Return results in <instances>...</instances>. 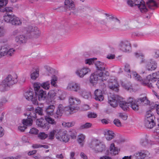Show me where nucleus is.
Listing matches in <instances>:
<instances>
[{
    "label": "nucleus",
    "mask_w": 159,
    "mask_h": 159,
    "mask_svg": "<svg viewBox=\"0 0 159 159\" xmlns=\"http://www.w3.org/2000/svg\"><path fill=\"white\" fill-rule=\"evenodd\" d=\"M157 63L154 61L151 60L146 66V69L148 70L152 71L155 70L157 67Z\"/></svg>",
    "instance_id": "c85d7f7f"
},
{
    "label": "nucleus",
    "mask_w": 159,
    "mask_h": 159,
    "mask_svg": "<svg viewBox=\"0 0 159 159\" xmlns=\"http://www.w3.org/2000/svg\"><path fill=\"white\" fill-rule=\"evenodd\" d=\"M95 65L96 68V71L99 72L105 70V65L104 63L100 61H97L95 63Z\"/></svg>",
    "instance_id": "cd10ccee"
},
{
    "label": "nucleus",
    "mask_w": 159,
    "mask_h": 159,
    "mask_svg": "<svg viewBox=\"0 0 159 159\" xmlns=\"http://www.w3.org/2000/svg\"><path fill=\"white\" fill-rule=\"evenodd\" d=\"M154 57L156 58L159 57V50H155L154 51Z\"/></svg>",
    "instance_id": "774afa93"
},
{
    "label": "nucleus",
    "mask_w": 159,
    "mask_h": 159,
    "mask_svg": "<svg viewBox=\"0 0 159 159\" xmlns=\"http://www.w3.org/2000/svg\"><path fill=\"white\" fill-rule=\"evenodd\" d=\"M45 119L47 122L49 124L52 125H56V122L54 120L50 117L45 116Z\"/></svg>",
    "instance_id": "37998d69"
},
{
    "label": "nucleus",
    "mask_w": 159,
    "mask_h": 159,
    "mask_svg": "<svg viewBox=\"0 0 159 159\" xmlns=\"http://www.w3.org/2000/svg\"><path fill=\"white\" fill-rule=\"evenodd\" d=\"M102 74V75H100L101 80L103 81L104 80H106L107 77L109 75V73L107 71H105V72H103V71H101L99 72V74Z\"/></svg>",
    "instance_id": "ea45409f"
},
{
    "label": "nucleus",
    "mask_w": 159,
    "mask_h": 159,
    "mask_svg": "<svg viewBox=\"0 0 159 159\" xmlns=\"http://www.w3.org/2000/svg\"><path fill=\"white\" fill-rule=\"evenodd\" d=\"M125 70L129 73L130 72V69L129 68V65L128 64H126L125 66Z\"/></svg>",
    "instance_id": "69168bd1"
},
{
    "label": "nucleus",
    "mask_w": 159,
    "mask_h": 159,
    "mask_svg": "<svg viewBox=\"0 0 159 159\" xmlns=\"http://www.w3.org/2000/svg\"><path fill=\"white\" fill-rule=\"evenodd\" d=\"M146 4L148 7L151 10H154L158 7V5L154 0H148Z\"/></svg>",
    "instance_id": "c756f323"
},
{
    "label": "nucleus",
    "mask_w": 159,
    "mask_h": 159,
    "mask_svg": "<svg viewBox=\"0 0 159 159\" xmlns=\"http://www.w3.org/2000/svg\"><path fill=\"white\" fill-rule=\"evenodd\" d=\"M4 20L7 23H10L15 25H19L21 24V22L20 20L13 14H7L6 13L3 16Z\"/></svg>",
    "instance_id": "0eeeda50"
},
{
    "label": "nucleus",
    "mask_w": 159,
    "mask_h": 159,
    "mask_svg": "<svg viewBox=\"0 0 159 159\" xmlns=\"http://www.w3.org/2000/svg\"><path fill=\"white\" fill-rule=\"evenodd\" d=\"M105 17L102 20H99L98 22L101 24L105 25L107 26V22H108V23H109V20H107V18H108L107 17H108L109 16H111V15L107 13H105Z\"/></svg>",
    "instance_id": "f704fd0d"
},
{
    "label": "nucleus",
    "mask_w": 159,
    "mask_h": 159,
    "mask_svg": "<svg viewBox=\"0 0 159 159\" xmlns=\"http://www.w3.org/2000/svg\"><path fill=\"white\" fill-rule=\"evenodd\" d=\"M151 111H148L146 115L144 120V125L147 128L151 129L155 125L154 120L155 117L151 113Z\"/></svg>",
    "instance_id": "1a4fd4ad"
},
{
    "label": "nucleus",
    "mask_w": 159,
    "mask_h": 159,
    "mask_svg": "<svg viewBox=\"0 0 159 159\" xmlns=\"http://www.w3.org/2000/svg\"><path fill=\"white\" fill-rule=\"evenodd\" d=\"M132 75L137 80L141 81L142 80V78L136 72H132Z\"/></svg>",
    "instance_id": "09e8293b"
},
{
    "label": "nucleus",
    "mask_w": 159,
    "mask_h": 159,
    "mask_svg": "<svg viewBox=\"0 0 159 159\" xmlns=\"http://www.w3.org/2000/svg\"><path fill=\"white\" fill-rule=\"evenodd\" d=\"M88 116L89 118H95L97 117V115L94 113L91 112L88 114Z\"/></svg>",
    "instance_id": "e2e57ef3"
},
{
    "label": "nucleus",
    "mask_w": 159,
    "mask_h": 159,
    "mask_svg": "<svg viewBox=\"0 0 159 159\" xmlns=\"http://www.w3.org/2000/svg\"><path fill=\"white\" fill-rule=\"evenodd\" d=\"M64 111L63 106L62 104H60L58 105L56 114L54 115V117L56 118H58L62 115Z\"/></svg>",
    "instance_id": "a878e982"
},
{
    "label": "nucleus",
    "mask_w": 159,
    "mask_h": 159,
    "mask_svg": "<svg viewBox=\"0 0 159 159\" xmlns=\"http://www.w3.org/2000/svg\"><path fill=\"white\" fill-rule=\"evenodd\" d=\"M48 135L42 132L40 133L38 135L39 138L42 139H44L47 137Z\"/></svg>",
    "instance_id": "13d9d810"
},
{
    "label": "nucleus",
    "mask_w": 159,
    "mask_h": 159,
    "mask_svg": "<svg viewBox=\"0 0 159 159\" xmlns=\"http://www.w3.org/2000/svg\"><path fill=\"white\" fill-rule=\"evenodd\" d=\"M148 151H143L136 152L133 156H125L122 159H150Z\"/></svg>",
    "instance_id": "423d86ee"
},
{
    "label": "nucleus",
    "mask_w": 159,
    "mask_h": 159,
    "mask_svg": "<svg viewBox=\"0 0 159 159\" xmlns=\"http://www.w3.org/2000/svg\"><path fill=\"white\" fill-rule=\"evenodd\" d=\"M62 92L60 90H58L56 92L54 90H52L50 91L48 93V95L50 96L51 98H53L54 97L57 96L60 99H61L62 97L61 94Z\"/></svg>",
    "instance_id": "393cba45"
},
{
    "label": "nucleus",
    "mask_w": 159,
    "mask_h": 159,
    "mask_svg": "<svg viewBox=\"0 0 159 159\" xmlns=\"http://www.w3.org/2000/svg\"><path fill=\"white\" fill-rule=\"evenodd\" d=\"M142 84L144 85L148 86L150 88H151L152 87L151 83L148 81H144L142 82Z\"/></svg>",
    "instance_id": "0e129e2a"
},
{
    "label": "nucleus",
    "mask_w": 159,
    "mask_h": 159,
    "mask_svg": "<svg viewBox=\"0 0 159 159\" xmlns=\"http://www.w3.org/2000/svg\"><path fill=\"white\" fill-rule=\"evenodd\" d=\"M67 11H70V15L73 14L77 15L80 12V10L75 7L74 2L71 0H66L64 2Z\"/></svg>",
    "instance_id": "9d476101"
},
{
    "label": "nucleus",
    "mask_w": 159,
    "mask_h": 159,
    "mask_svg": "<svg viewBox=\"0 0 159 159\" xmlns=\"http://www.w3.org/2000/svg\"><path fill=\"white\" fill-rule=\"evenodd\" d=\"M110 151L111 153L113 155L117 154L119 152V150L115 146L114 143H112L110 147Z\"/></svg>",
    "instance_id": "e433bc0d"
},
{
    "label": "nucleus",
    "mask_w": 159,
    "mask_h": 159,
    "mask_svg": "<svg viewBox=\"0 0 159 159\" xmlns=\"http://www.w3.org/2000/svg\"><path fill=\"white\" fill-rule=\"evenodd\" d=\"M90 69L87 67H84L78 69L75 71L76 75L80 78H82L85 75L90 73Z\"/></svg>",
    "instance_id": "2eb2a0df"
},
{
    "label": "nucleus",
    "mask_w": 159,
    "mask_h": 159,
    "mask_svg": "<svg viewBox=\"0 0 159 159\" xmlns=\"http://www.w3.org/2000/svg\"><path fill=\"white\" fill-rule=\"evenodd\" d=\"M30 118H32L34 119L37 118V116L35 110L34 111H33L30 112V114H29V116H28V119H30Z\"/></svg>",
    "instance_id": "49530a36"
},
{
    "label": "nucleus",
    "mask_w": 159,
    "mask_h": 159,
    "mask_svg": "<svg viewBox=\"0 0 159 159\" xmlns=\"http://www.w3.org/2000/svg\"><path fill=\"white\" fill-rule=\"evenodd\" d=\"M27 38L24 35H20L16 37L15 40L19 44L25 43L26 42Z\"/></svg>",
    "instance_id": "7c9ffc66"
},
{
    "label": "nucleus",
    "mask_w": 159,
    "mask_h": 159,
    "mask_svg": "<svg viewBox=\"0 0 159 159\" xmlns=\"http://www.w3.org/2000/svg\"><path fill=\"white\" fill-rule=\"evenodd\" d=\"M15 51V50L13 48L9 49L7 46V50L6 55L9 57L12 56L14 54Z\"/></svg>",
    "instance_id": "a19ab883"
},
{
    "label": "nucleus",
    "mask_w": 159,
    "mask_h": 159,
    "mask_svg": "<svg viewBox=\"0 0 159 159\" xmlns=\"http://www.w3.org/2000/svg\"><path fill=\"white\" fill-rule=\"evenodd\" d=\"M56 139L66 143L69 140L70 138L66 131L59 129V133L57 134Z\"/></svg>",
    "instance_id": "4468645a"
},
{
    "label": "nucleus",
    "mask_w": 159,
    "mask_h": 159,
    "mask_svg": "<svg viewBox=\"0 0 159 159\" xmlns=\"http://www.w3.org/2000/svg\"><path fill=\"white\" fill-rule=\"evenodd\" d=\"M92 126V124L90 123H86L84 124L81 125L80 128L81 129H87L90 127Z\"/></svg>",
    "instance_id": "864d4df0"
},
{
    "label": "nucleus",
    "mask_w": 159,
    "mask_h": 159,
    "mask_svg": "<svg viewBox=\"0 0 159 159\" xmlns=\"http://www.w3.org/2000/svg\"><path fill=\"white\" fill-rule=\"evenodd\" d=\"M17 82L16 77L13 78L11 75H9L3 81L2 85L5 90H7L11 86Z\"/></svg>",
    "instance_id": "9b49d317"
},
{
    "label": "nucleus",
    "mask_w": 159,
    "mask_h": 159,
    "mask_svg": "<svg viewBox=\"0 0 159 159\" xmlns=\"http://www.w3.org/2000/svg\"><path fill=\"white\" fill-rule=\"evenodd\" d=\"M119 86L118 81L116 79H111L108 81V86L110 89L117 92L119 90Z\"/></svg>",
    "instance_id": "dca6fc26"
},
{
    "label": "nucleus",
    "mask_w": 159,
    "mask_h": 159,
    "mask_svg": "<svg viewBox=\"0 0 159 159\" xmlns=\"http://www.w3.org/2000/svg\"><path fill=\"white\" fill-rule=\"evenodd\" d=\"M70 105L66 108V111L71 114L74 113V111L76 108V106L80 104L81 101L78 98L70 96L69 99Z\"/></svg>",
    "instance_id": "20e7f679"
},
{
    "label": "nucleus",
    "mask_w": 159,
    "mask_h": 159,
    "mask_svg": "<svg viewBox=\"0 0 159 159\" xmlns=\"http://www.w3.org/2000/svg\"><path fill=\"white\" fill-rule=\"evenodd\" d=\"M75 121H73L71 122H63L62 123V125L64 127H69L73 126L75 124Z\"/></svg>",
    "instance_id": "c03bdc74"
},
{
    "label": "nucleus",
    "mask_w": 159,
    "mask_h": 159,
    "mask_svg": "<svg viewBox=\"0 0 159 159\" xmlns=\"http://www.w3.org/2000/svg\"><path fill=\"white\" fill-rule=\"evenodd\" d=\"M148 140L146 139H142L140 141L141 144L144 146H147L148 143Z\"/></svg>",
    "instance_id": "4d7b16f0"
},
{
    "label": "nucleus",
    "mask_w": 159,
    "mask_h": 159,
    "mask_svg": "<svg viewBox=\"0 0 159 159\" xmlns=\"http://www.w3.org/2000/svg\"><path fill=\"white\" fill-rule=\"evenodd\" d=\"M55 107L53 105H50L48 106L46 109V111L49 116H52L54 114V111Z\"/></svg>",
    "instance_id": "72a5a7b5"
},
{
    "label": "nucleus",
    "mask_w": 159,
    "mask_h": 159,
    "mask_svg": "<svg viewBox=\"0 0 159 159\" xmlns=\"http://www.w3.org/2000/svg\"><path fill=\"white\" fill-rule=\"evenodd\" d=\"M7 50V46L6 45L2 46L0 48V58L6 55Z\"/></svg>",
    "instance_id": "58836bf2"
},
{
    "label": "nucleus",
    "mask_w": 159,
    "mask_h": 159,
    "mask_svg": "<svg viewBox=\"0 0 159 159\" xmlns=\"http://www.w3.org/2000/svg\"><path fill=\"white\" fill-rule=\"evenodd\" d=\"M35 112L36 114H38L40 116H42L43 115V110L41 107H38L36 108L35 109Z\"/></svg>",
    "instance_id": "3c124183"
},
{
    "label": "nucleus",
    "mask_w": 159,
    "mask_h": 159,
    "mask_svg": "<svg viewBox=\"0 0 159 159\" xmlns=\"http://www.w3.org/2000/svg\"><path fill=\"white\" fill-rule=\"evenodd\" d=\"M114 124L118 127L121 126V123L119 120L118 119H115L113 121Z\"/></svg>",
    "instance_id": "052dcab7"
},
{
    "label": "nucleus",
    "mask_w": 159,
    "mask_h": 159,
    "mask_svg": "<svg viewBox=\"0 0 159 159\" xmlns=\"http://www.w3.org/2000/svg\"><path fill=\"white\" fill-rule=\"evenodd\" d=\"M57 78L56 76L54 75H52L51 77V82L49 81H48L44 82L42 84L40 83V87L41 86L45 89H48L50 87V83L52 86L55 87H57Z\"/></svg>",
    "instance_id": "f8f14e48"
},
{
    "label": "nucleus",
    "mask_w": 159,
    "mask_h": 159,
    "mask_svg": "<svg viewBox=\"0 0 159 159\" xmlns=\"http://www.w3.org/2000/svg\"><path fill=\"white\" fill-rule=\"evenodd\" d=\"M12 8L11 7H2L0 9V11L3 12H6L7 14H9V13L12 11Z\"/></svg>",
    "instance_id": "79ce46f5"
},
{
    "label": "nucleus",
    "mask_w": 159,
    "mask_h": 159,
    "mask_svg": "<svg viewBox=\"0 0 159 159\" xmlns=\"http://www.w3.org/2000/svg\"><path fill=\"white\" fill-rule=\"evenodd\" d=\"M128 101L129 103V106L135 111H137L139 109V106L138 102H139V104L146 101V103H145V104H147L150 103L149 101L147 99L146 97L138 98L137 101L135 100L133 98L130 97L128 99Z\"/></svg>",
    "instance_id": "f257e3e1"
},
{
    "label": "nucleus",
    "mask_w": 159,
    "mask_h": 159,
    "mask_svg": "<svg viewBox=\"0 0 159 159\" xmlns=\"http://www.w3.org/2000/svg\"><path fill=\"white\" fill-rule=\"evenodd\" d=\"M95 59H97L96 58H89L88 59H86L85 60V63L86 64H89L90 65L91 64H92L94 62V60Z\"/></svg>",
    "instance_id": "603ef678"
},
{
    "label": "nucleus",
    "mask_w": 159,
    "mask_h": 159,
    "mask_svg": "<svg viewBox=\"0 0 159 159\" xmlns=\"http://www.w3.org/2000/svg\"><path fill=\"white\" fill-rule=\"evenodd\" d=\"M107 18L109 20L108 27L111 29H118L119 26L120 22L117 18L114 17L111 15Z\"/></svg>",
    "instance_id": "ddd939ff"
},
{
    "label": "nucleus",
    "mask_w": 159,
    "mask_h": 159,
    "mask_svg": "<svg viewBox=\"0 0 159 159\" xmlns=\"http://www.w3.org/2000/svg\"><path fill=\"white\" fill-rule=\"evenodd\" d=\"M39 76V72L37 71H35L31 74V78L33 80H35Z\"/></svg>",
    "instance_id": "8fccbe9b"
},
{
    "label": "nucleus",
    "mask_w": 159,
    "mask_h": 159,
    "mask_svg": "<svg viewBox=\"0 0 159 159\" xmlns=\"http://www.w3.org/2000/svg\"><path fill=\"white\" fill-rule=\"evenodd\" d=\"M154 132L156 134L155 138L159 139V126H158L154 130Z\"/></svg>",
    "instance_id": "bf43d9fd"
},
{
    "label": "nucleus",
    "mask_w": 159,
    "mask_h": 159,
    "mask_svg": "<svg viewBox=\"0 0 159 159\" xmlns=\"http://www.w3.org/2000/svg\"><path fill=\"white\" fill-rule=\"evenodd\" d=\"M79 93L83 98L85 99L89 98L91 96L90 93L84 89H81Z\"/></svg>",
    "instance_id": "2f4dec72"
},
{
    "label": "nucleus",
    "mask_w": 159,
    "mask_h": 159,
    "mask_svg": "<svg viewBox=\"0 0 159 159\" xmlns=\"http://www.w3.org/2000/svg\"><path fill=\"white\" fill-rule=\"evenodd\" d=\"M159 79V71L153 73L152 75H148L146 78V81L154 82L156 81L157 79Z\"/></svg>",
    "instance_id": "5701e85b"
},
{
    "label": "nucleus",
    "mask_w": 159,
    "mask_h": 159,
    "mask_svg": "<svg viewBox=\"0 0 159 159\" xmlns=\"http://www.w3.org/2000/svg\"><path fill=\"white\" fill-rule=\"evenodd\" d=\"M121 85L126 90L130 91L132 90V86L130 82H124L121 81Z\"/></svg>",
    "instance_id": "473e14b6"
},
{
    "label": "nucleus",
    "mask_w": 159,
    "mask_h": 159,
    "mask_svg": "<svg viewBox=\"0 0 159 159\" xmlns=\"http://www.w3.org/2000/svg\"><path fill=\"white\" fill-rule=\"evenodd\" d=\"M67 89L70 91L78 92L81 89L80 85L75 82H71L69 83Z\"/></svg>",
    "instance_id": "6ab92c4d"
},
{
    "label": "nucleus",
    "mask_w": 159,
    "mask_h": 159,
    "mask_svg": "<svg viewBox=\"0 0 159 159\" xmlns=\"http://www.w3.org/2000/svg\"><path fill=\"white\" fill-rule=\"evenodd\" d=\"M84 139L85 137L84 135L83 134L80 135L78 136V141L81 146H83V142L84 141Z\"/></svg>",
    "instance_id": "de8ad7c7"
},
{
    "label": "nucleus",
    "mask_w": 159,
    "mask_h": 159,
    "mask_svg": "<svg viewBox=\"0 0 159 159\" xmlns=\"http://www.w3.org/2000/svg\"><path fill=\"white\" fill-rule=\"evenodd\" d=\"M38 130L36 128H33L31 129L30 131V133L33 134H36L38 133Z\"/></svg>",
    "instance_id": "680f3d73"
},
{
    "label": "nucleus",
    "mask_w": 159,
    "mask_h": 159,
    "mask_svg": "<svg viewBox=\"0 0 159 159\" xmlns=\"http://www.w3.org/2000/svg\"><path fill=\"white\" fill-rule=\"evenodd\" d=\"M104 134L107 140H110L113 139L116 136L115 134L112 131L108 129L105 130Z\"/></svg>",
    "instance_id": "bb28decb"
},
{
    "label": "nucleus",
    "mask_w": 159,
    "mask_h": 159,
    "mask_svg": "<svg viewBox=\"0 0 159 159\" xmlns=\"http://www.w3.org/2000/svg\"><path fill=\"white\" fill-rule=\"evenodd\" d=\"M40 83H35L34 84V88L35 97L38 98L39 101L45 100L47 97V93L45 91L40 88Z\"/></svg>",
    "instance_id": "7ed1b4c3"
},
{
    "label": "nucleus",
    "mask_w": 159,
    "mask_h": 159,
    "mask_svg": "<svg viewBox=\"0 0 159 159\" xmlns=\"http://www.w3.org/2000/svg\"><path fill=\"white\" fill-rule=\"evenodd\" d=\"M43 121L41 120L37 119L36 121L37 125L38 126L43 129L46 128L47 126L48 127V123H44Z\"/></svg>",
    "instance_id": "4c0bfd02"
},
{
    "label": "nucleus",
    "mask_w": 159,
    "mask_h": 159,
    "mask_svg": "<svg viewBox=\"0 0 159 159\" xmlns=\"http://www.w3.org/2000/svg\"><path fill=\"white\" fill-rule=\"evenodd\" d=\"M8 0H0V9L3 7L8 3Z\"/></svg>",
    "instance_id": "6e6d98bb"
},
{
    "label": "nucleus",
    "mask_w": 159,
    "mask_h": 159,
    "mask_svg": "<svg viewBox=\"0 0 159 159\" xmlns=\"http://www.w3.org/2000/svg\"><path fill=\"white\" fill-rule=\"evenodd\" d=\"M71 137L73 139H75L76 137V132L75 130H70L69 132Z\"/></svg>",
    "instance_id": "5fc2aeb1"
},
{
    "label": "nucleus",
    "mask_w": 159,
    "mask_h": 159,
    "mask_svg": "<svg viewBox=\"0 0 159 159\" xmlns=\"http://www.w3.org/2000/svg\"><path fill=\"white\" fill-rule=\"evenodd\" d=\"M94 98L96 100L99 101H102L104 98L102 91L99 89H96L94 92Z\"/></svg>",
    "instance_id": "4be33fe9"
},
{
    "label": "nucleus",
    "mask_w": 159,
    "mask_h": 159,
    "mask_svg": "<svg viewBox=\"0 0 159 159\" xmlns=\"http://www.w3.org/2000/svg\"><path fill=\"white\" fill-rule=\"evenodd\" d=\"M118 103L121 108L124 111L127 110L129 106V104L128 102H125L121 97L120 98L119 101H118Z\"/></svg>",
    "instance_id": "b1692460"
},
{
    "label": "nucleus",
    "mask_w": 159,
    "mask_h": 159,
    "mask_svg": "<svg viewBox=\"0 0 159 159\" xmlns=\"http://www.w3.org/2000/svg\"><path fill=\"white\" fill-rule=\"evenodd\" d=\"M23 119V125L26 126H30L32 123V119Z\"/></svg>",
    "instance_id": "a18cd8bd"
},
{
    "label": "nucleus",
    "mask_w": 159,
    "mask_h": 159,
    "mask_svg": "<svg viewBox=\"0 0 159 159\" xmlns=\"http://www.w3.org/2000/svg\"><path fill=\"white\" fill-rule=\"evenodd\" d=\"M121 97L117 95H112L108 98V103L113 107L117 106L118 102L120 100Z\"/></svg>",
    "instance_id": "f3484780"
},
{
    "label": "nucleus",
    "mask_w": 159,
    "mask_h": 159,
    "mask_svg": "<svg viewBox=\"0 0 159 159\" xmlns=\"http://www.w3.org/2000/svg\"><path fill=\"white\" fill-rule=\"evenodd\" d=\"M59 129H56L51 131L48 135L49 139L50 140L53 139L55 134L56 138V136L57 134H59Z\"/></svg>",
    "instance_id": "c9c22d12"
},
{
    "label": "nucleus",
    "mask_w": 159,
    "mask_h": 159,
    "mask_svg": "<svg viewBox=\"0 0 159 159\" xmlns=\"http://www.w3.org/2000/svg\"><path fill=\"white\" fill-rule=\"evenodd\" d=\"M119 46L120 49L124 52H129L131 49L130 44L126 40L121 41Z\"/></svg>",
    "instance_id": "a211bd4d"
},
{
    "label": "nucleus",
    "mask_w": 159,
    "mask_h": 159,
    "mask_svg": "<svg viewBox=\"0 0 159 159\" xmlns=\"http://www.w3.org/2000/svg\"><path fill=\"white\" fill-rule=\"evenodd\" d=\"M25 98L28 100H31L33 103L35 105L38 104V102L37 99H35V97L33 98V92L32 91H27L24 94Z\"/></svg>",
    "instance_id": "aec40b11"
},
{
    "label": "nucleus",
    "mask_w": 159,
    "mask_h": 159,
    "mask_svg": "<svg viewBox=\"0 0 159 159\" xmlns=\"http://www.w3.org/2000/svg\"><path fill=\"white\" fill-rule=\"evenodd\" d=\"M102 74H99L98 71L92 74L90 76V82L93 85L96 84L97 81L101 80L100 75H102Z\"/></svg>",
    "instance_id": "412c9836"
},
{
    "label": "nucleus",
    "mask_w": 159,
    "mask_h": 159,
    "mask_svg": "<svg viewBox=\"0 0 159 159\" xmlns=\"http://www.w3.org/2000/svg\"><path fill=\"white\" fill-rule=\"evenodd\" d=\"M89 147L96 153L102 152L104 151L106 147L97 139H93L89 143Z\"/></svg>",
    "instance_id": "f03ea898"
},
{
    "label": "nucleus",
    "mask_w": 159,
    "mask_h": 159,
    "mask_svg": "<svg viewBox=\"0 0 159 159\" xmlns=\"http://www.w3.org/2000/svg\"><path fill=\"white\" fill-rule=\"evenodd\" d=\"M5 31L4 29L0 27V37L3 36L4 35Z\"/></svg>",
    "instance_id": "338daca9"
},
{
    "label": "nucleus",
    "mask_w": 159,
    "mask_h": 159,
    "mask_svg": "<svg viewBox=\"0 0 159 159\" xmlns=\"http://www.w3.org/2000/svg\"><path fill=\"white\" fill-rule=\"evenodd\" d=\"M27 36L30 38L36 39L40 35V32L36 26H29L26 28Z\"/></svg>",
    "instance_id": "6e6552de"
},
{
    "label": "nucleus",
    "mask_w": 159,
    "mask_h": 159,
    "mask_svg": "<svg viewBox=\"0 0 159 159\" xmlns=\"http://www.w3.org/2000/svg\"><path fill=\"white\" fill-rule=\"evenodd\" d=\"M127 4L130 6H137L142 13H145L148 10L145 5L144 2L142 0H128Z\"/></svg>",
    "instance_id": "39448f33"
}]
</instances>
